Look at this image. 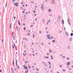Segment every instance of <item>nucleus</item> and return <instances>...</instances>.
Segmentation results:
<instances>
[{"label": "nucleus", "instance_id": "nucleus-1", "mask_svg": "<svg viewBox=\"0 0 73 73\" xmlns=\"http://www.w3.org/2000/svg\"><path fill=\"white\" fill-rule=\"evenodd\" d=\"M14 4L16 6V7H17L18 6V5H19V3H14Z\"/></svg>", "mask_w": 73, "mask_h": 73}, {"label": "nucleus", "instance_id": "nucleus-2", "mask_svg": "<svg viewBox=\"0 0 73 73\" xmlns=\"http://www.w3.org/2000/svg\"><path fill=\"white\" fill-rule=\"evenodd\" d=\"M60 16H59L58 18L57 19L58 21H60Z\"/></svg>", "mask_w": 73, "mask_h": 73}, {"label": "nucleus", "instance_id": "nucleus-3", "mask_svg": "<svg viewBox=\"0 0 73 73\" xmlns=\"http://www.w3.org/2000/svg\"><path fill=\"white\" fill-rule=\"evenodd\" d=\"M68 66L69 65H70V62H68V63L66 64Z\"/></svg>", "mask_w": 73, "mask_h": 73}, {"label": "nucleus", "instance_id": "nucleus-4", "mask_svg": "<svg viewBox=\"0 0 73 73\" xmlns=\"http://www.w3.org/2000/svg\"><path fill=\"white\" fill-rule=\"evenodd\" d=\"M42 4L41 8H42V10L43 11V10H44V7L42 6Z\"/></svg>", "mask_w": 73, "mask_h": 73}, {"label": "nucleus", "instance_id": "nucleus-5", "mask_svg": "<svg viewBox=\"0 0 73 73\" xmlns=\"http://www.w3.org/2000/svg\"><path fill=\"white\" fill-rule=\"evenodd\" d=\"M48 12H51V10H50V9H49L48 10Z\"/></svg>", "mask_w": 73, "mask_h": 73}, {"label": "nucleus", "instance_id": "nucleus-6", "mask_svg": "<svg viewBox=\"0 0 73 73\" xmlns=\"http://www.w3.org/2000/svg\"><path fill=\"white\" fill-rule=\"evenodd\" d=\"M66 35L67 36H69V34H68V33H66Z\"/></svg>", "mask_w": 73, "mask_h": 73}, {"label": "nucleus", "instance_id": "nucleus-7", "mask_svg": "<svg viewBox=\"0 0 73 73\" xmlns=\"http://www.w3.org/2000/svg\"><path fill=\"white\" fill-rule=\"evenodd\" d=\"M12 36L13 37H15L14 36V34L13 33V32L12 33Z\"/></svg>", "mask_w": 73, "mask_h": 73}, {"label": "nucleus", "instance_id": "nucleus-8", "mask_svg": "<svg viewBox=\"0 0 73 73\" xmlns=\"http://www.w3.org/2000/svg\"><path fill=\"white\" fill-rule=\"evenodd\" d=\"M47 36H48V39H49V40H50V39H49V35H47Z\"/></svg>", "mask_w": 73, "mask_h": 73}, {"label": "nucleus", "instance_id": "nucleus-9", "mask_svg": "<svg viewBox=\"0 0 73 73\" xmlns=\"http://www.w3.org/2000/svg\"><path fill=\"white\" fill-rule=\"evenodd\" d=\"M16 65H17V60H16Z\"/></svg>", "mask_w": 73, "mask_h": 73}, {"label": "nucleus", "instance_id": "nucleus-10", "mask_svg": "<svg viewBox=\"0 0 73 73\" xmlns=\"http://www.w3.org/2000/svg\"><path fill=\"white\" fill-rule=\"evenodd\" d=\"M62 24H64V21L63 20H62Z\"/></svg>", "mask_w": 73, "mask_h": 73}, {"label": "nucleus", "instance_id": "nucleus-11", "mask_svg": "<svg viewBox=\"0 0 73 73\" xmlns=\"http://www.w3.org/2000/svg\"><path fill=\"white\" fill-rule=\"evenodd\" d=\"M12 23H11L10 25V28H12V27H11V26H12Z\"/></svg>", "mask_w": 73, "mask_h": 73}, {"label": "nucleus", "instance_id": "nucleus-12", "mask_svg": "<svg viewBox=\"0 0 73 73\" xmlns=\"http://www.w3.org/2000/svg\"><path fill=\"white\" fill-rule=\"evenodd\" d=\"M17 67H18V69H20V67L19 66L17 65Z\"/></svg>", "mask_w": 73, "mask_h": 73}, {"label": "nucleus", "instance_id": "nucleus-13", "mask_svg": "<svg viewBox=\"0 0 73 73\" xmlns=\"http://www.w3.org/2000/svg\"><path fill=\"white\" fill-rule=\"evenodd\" d=\"M35 34H33V38H35Z\"/></svg>", "mask_w": 73, "mask_h": 73}, {"label": "nucleus", "instance_id": "nucleus-14", "mask_svg": "<svg viewBox=\"0 0 73 73\" xmlns=\"http://www.w3.org/2000/svg\"><path fill=\"white\" fill-rule=\"evenodd\" d=\"M18 23H19V25H20L21 24H20V22H19V21H18Z\"/></svg>", "mask_w": 73, "mask_h": 73}, {"label": "nucleus", "instance_id": "nucleus-15", "mask_svg": "<svg viewBox=\"0 0 73 73\" xmlns=\"http://www.w3.org/2000/svg\"><path fill=\"white\" fill-rule=\"evenodd\" d=\"M50 21L49 20L48 21V23H50Z\"/></svg>", "mask_w": 73, "mask_h": 73}, {"label": "nucleus", "instance_id": "nucleus-16", "mask_svg": "<svg viewBox=\"0 0 73 73\" xmlns=\"http://www.w3.org/2000/svg\"><path fill=\"white\" fill-rule=\"evenodd\" d=\"M28 70H27L26 71V72L25 73H28Z\"/></svg>", "mask_w": 73, "mask_h": 73}, {"label": "nucleus", "instance_id": "nucleus-17", "mask_svg": "<svg viewBox=\"0 0 73 73\" xmlns=\"http://www.w3.org/2000/svg\"><path fill=\"white\" fill-rule=\"evenodd\" d=\"M73 34L72 33H71V36H73Z\"/></svg>", "mask_w": 73, "mask_h": 73}, {"label": "nucleus", "instance_id": "nucleus-18", "mask_svg": "<svg viewBox=\"0 0 73 73\" xmlns=\"http://www.w3.org/2000/svg\"><path fill=\"white\" fill-rule=\"evenodd\" d=\"M13 65L14 64V61H13Z\"/></svg>", "mask_w": 73, "mask_h": 73}, {"label": "nucleus", "instance_id": "nucleus-19", "mask_svg": "<svg viewBox=\"0 0 73 73\" xmlns=\"http://www.w3.org/2000/svg\"><path fill=\"white\" fill-rule=\"evenodd\" d=\"M52 42H55V40H54L52 41Z\"/></svg>", "mask_w": 73, "mask_h": 73}, {"label": "nucleus", "instance_id": "nucleus-20", "mask_svg": "<svg viewBox=\"0 0 73 73\" xmlns=\"http://www.w3.org/2000/svg\"><path fill=\"white\" fill-rule=\"evenodd\" d=\"M25 69H26L27 68V66H25Z\"/></svg>", "mask_w": 73, "mask_h": 73}, {"label": "nucleus", "instance_id": "nucleus-21", "mask_svg": "<svg viewBox=\"0 0 73 73\" xmlns=\"http://www.w3.org/2000/svg\"><path fill=\"white\" fill-rule=\"evenodd\" d=\"M68 22L69 23V22H70V21H69V19H68Z\"/></svg>", "mask_w": 73, "mask_h": 73}, {"label": "nucleus", "instance_id": "nucleus-22", "mask_svg": "<svg viewBox=\"0 0 73 73\" xmlns=\"http://www.w3.org/2000/svg\"><path fill=\"white\" fill-rule=\"evenodd\" d=\"M69 25H70V22H68Z\"/></svg>", "mask_w": 73, "mask_h": 73}, {"label": "nucleus", "instance_id": "nucleus-23", "mask_svg": "<svg viewBox=\"0 0 73 73\" xmlns=\"http://www.w3.org/2000/svg\"><path fill=\"white\" fill-rule=\"evenodd\" d=\"M49 52H52V50H49Z\"/></svg>", "mask_w": 73, "mask_h": 73}, {"label": "nucleus", "instance_id": "nucleus-24", "mask_svg": "<svg viewBox=\"0 0 73 73\" xmlns=\"http://www.w3.org/2000/svg\"><path fill=\"white\" fill-rule=\"evenodd\" d=\"M45 58H48V57H45Z\"/></svg>", "mask_w": 73, "mask_h": 73}, {"label": "nucleus", "instance_id": "nucleus-25", "mask_svg": "<svg viewBox=\"0 0 73 73\" xmlns=\"http://www.w3.org/2000/svg\"><path fill=\"white\" fill-rule=\"evenodd\" d=\"M27 14H28V13L27 12H26L25 13V15H27Z\"/></svg>", "mask_w": 73, "mask_h": 73}, {"label": "nucleus", "instance_id": "nucleus-26", "mask_svg": "<svg viewBox=\"0 0 73 73\" xmlns=\"http://www.w3.org/2000/svg\"><path fill=\"white\" fill-rule=\"evenodd\" d=\"M68 49H69V46H68Z\"/></svg>", "mask_w": 73, "mask_h": 73}, {"label": "nucleus", "instance_id": "nucleus-27", "mask_svg": "<svg viewBox=\"0 0 73 73\" xmlns=\"http://www.w3.org/2000/svg\"><path fill=\"white\" fill-rule=\"evenodd\" d=\"M15 1V0H13V2H14V1Z\"/></svg>", "mask_w": 73, "mask_h": 73}, {"label": "nucleus", "instance_id": "nucleus-28", "mask_svg": "<svg viewBox=\"0 0 73 73\" xmlns=\"http://www.w3.org/2000/svg\"><path fill=\"white\" fill-rule=\"evenodd\" d=\"M48 64H49V65H50V62H49Z\"/></svg>", "mask_w": 73, "mask_h": 73}, {"label": "nucleus", "instance_id": "nucleus-29", "mask_svg": "<svg viewBox=\"0 0 73 73\" xmlns=\"http://www.w3.org/2000/svg\"><path fill=\"white\" fill-rule=\"evenodd\" d=\"M63 72H65V70H63Z\"/></svg>", "mask_w": 73, "mask_h": 73}, {"label": "nucleus", "instance_id": "nucleus-30", "mask_svg": "<svg viewBox=\"0 0 73 73\" xmlns=\"http://www.w3.org/2000/svg\"><path fill=\"white\" fill-rule=\"evenodd\" d=\"M53 1H54L53 0H52V4H54V3L53 2Z\"/></svg>", "mask_w": 73, "mask_h": 73}, {"label": "nucleus", "instance_id": "nucleus-31", "mask_svg": "<svg viewBox=\"0 0 73 73\" xmlns=\"http://www.w3.org/2000/svg\"><path fill=\"white\" fill-rule=\"evenodd\" d=\"M21 9H23V7H21Z\"/></svg>", "mask_w": 73, "mask_h": 73}, {"label": "nucleus", "instance_id": "nucleus-32", "mask_svg": "<svg viewBox=\"0 0 73 73\" xmlns=\"http://www.w3.org/2000/svg\"><path fill=\"white\" fill-rule=\"evenodd\" d=\"M30 35V33H29L28 34V35L29 36Z\"/></svg>", "mask_w": 73, "mask_h": 73}, {"label": "nucleus", "instance_id": "nucleus-33", "mask_svg": "<svg viewBox=\"0 0 73 73\" xmlns=\"http://www.w3.org/2000/svg\"><path fill=\"white\" fill-rule=\"evenodd\" d=\"M23 26H24L25 25V24L23 23Z\"/></svg>", "mask_w": 73, "mask_h": 73}, {"label": "nucleus", "instance_id": "nucleus-34", "mask_svg": "<svg viewBox=\"0 0 73 73\" xmlns=\"http://www.w3.org/2000/svg\"><path fill=\"white\" fill-rule=\"evenodd\" d=\"M33 12H34V13H35V12H36V11H34Z\"/></svg>", "mask_w": 73, "mask_h": 73}, {"label": "nucleus", "instance_id": "nucleus-35", "mask_svg": "<svg viewBox=\"0 0 73 73\" xmlns=\"http://www.w3.org/2000/svg\"><path fill=\"white\" fill-rule=\"evenodd\" d=\"M14 48V46H13V49Z\"/></svg>", "mask_w": 73, "mask_h": 73}, {"label": "nucleus", "instance_id": "nucleus-36", "mask_svg": "<svg viewBox=\"0 0 73 73\" xmlns=\"http://www.w3.org/2000/svg\"><path fill=\"white\" fill-rule=\"evenodd\" d=\"M7 3H6V5H5L6 7H7Z\"/></svg>", "mask_w": 73, "mask_h": 73}, {"label": "nucleus", "instance_id": "nucleus-37", "mask_svg": "<svg viewBox=\"0 0 73 73\" xmlns=\"http://www.w3.org/2000/svg\"><path fill=\"white\" fill-rule=\"evenodd\" d=\"M36 70H37V71H38L39 70H38V69H37Z\"/></svg>", "mask_w": 73, "mask_h": 73}, {"label": "nucleus", "instance_id": "nucleus-38", "mask_svg": "<svg viewBox=\"0 0 73 73\" xmlns=\"http://www.w3.org/2000/svg\"><path fill=\"white\" fill-rule=\"evenodd\" d=\"M39 33H41V31H39Z\"/></svg>", "mask_w": 73, "mask_h": 73}, {"label": "nucleus", "instance_id": "nucleus-39", "mask_svg": "<svg viewBox=\"0 0 73 73\" xmlns=\"http://www.w3.org/2000/svg\"><path fill=\"white\" fill-rule=\"evenodd\" d=\"M24 30H25H25H26L25 28L24 27Z\"/></svg>", "mask_w": 73, "mask_h": 73}, {"label": "nucleus", "instance_id": "nucleus-40", "mask_svg": "<svg viewBox=\"0 0 73 73\" xmlns=\"http://www.w3.org/2000/svg\"><path fill=\"white\" fill-rule=\"evenodd\" d=\"M67 60H69V58H67Z\"/></svg>", "mask_w": 73, "mask_h": 73}, {"label": "nucleus", "instance_id": "nucleus-41", "mask_svg": "<svg viewBox=\"0 0 73 73\" xmlns=\"http://www.w3.org/2000/svg\"><path fill=\"white\" fill-rule=\"evenodd\" d=\"M26 69L27 70H28V69L27 68V66H26Z\"/></svg>", "mask_w": 73, "mask_h": 73}, {"label": "nucleus", "instance_id": "nucleus-42", "mask_svg": "<svg viewBox=\"0 0 73 73\" xmlns=\"http://www.w3.org/2000/svg\"><path fill=\"white\" fill-rule=\"evenodd\" d=\"M60 67H62V65H60Z\"/></svg>", "mask_w": 73, "mask_h": 73}, {"label": "nucleus", "instance_id": "nucleus-43", "mask_svg": "<svg viewBox=\"0 0 73 73\" xmlns=\"http://www.w3.org/2000/svg\"><path fill=\"white\" fill-rule=\"evenodd\" d=\"M48 1L47 0H46V2H47Z\"/></svg>", "mask_w": 73, "mask_h": 73}, {"label": "nucleus", "instance_id": "nucleus-44", "mask_svg": "<svg viewBox=\"0 0 73 73\" xmlns=\"http://www.w3.org/2000/svg\"><path fill=\"white\" fill-rule=\"evenodd\" d=\"M60 56H62V54H61L60 55Z\"/></svg>", "mask_w": 73, "mask_h": 73}, {"label": "nucleus", "instance_id": "nucleus-45", "mask_svg": "<svg viewBox=\"0 0 73 73\" xmlns=\"http://www.w3.org/2000/svg\"><path fill=\"white\" fill-rule=\"evenodd\" d=\"M25 64H27V61H26L25 62Z\"/></svg>", "mask_w": 73, "mask_h": 73}, {"label": "nucleus", "instance_id": "nucleus-46", "mask_svg": "<svg viewBox=\"0 0 73 73\" xmlns=\"http://www.w3.org/2000/svg\"><path fill=\"white\" fill-rule=\"evenodd\" d=\"M14 46H15V43H14Z\"/></svg>", "mask_w": 73, "mask_h": 73}, {"label": "nucleus", "instance_id": "nucleus-47", "mask_svg": "<svg viewBox=\"0 0 73 73\" xmlns=\"http://www.w3.org/2000/svg\"><path fill=\"white\" fill-rule=\"evenodd\" d=\"M26 6L27 7V6H28V5L27 4L26 5Z\"/></svg>", "mask_w": 73, "mask_h": 73}, {"label": "nucleus", "instance_id": "nucleus-48", "mask_svg": "<svg viewBox=\"0 0 73 73\" xmlns=\"http://www.w3.org/2000/svg\"><path fill=\"white\" fill-rule=\"evenodd\" d=\"M31 27H33V25H31Z\"/></svg>", "mask_w": 73, "mask_h": 73}, {"label": "nucleus", "instance_id": "nucleus-49", "mask_svg": "<svg viewBox=\"0 0 73 73\" xmlns=\"http://www.w3.org/2000/svg\"><path fill=\"white\" fill-rule=\"evenodd\" d=\"M23 55L24 56H25V54H24V53H23Z\"/></svg>", "mask_w": 73, "mask_h": 73}, {"label": "nucleus", "instance_id": "nucleus-50", "mask_svg": "<svg viewBox=\"0 0 73 73\" xmlns=\"http://www.w3.org/2000/svg\"><path fill=\"white\" fill-rule=\"evenodd\" d=\"M42 45H43V43H42Z\"/></svg>", "mask_w": 73, "mask_h": 73}, {"label": "nucleus", "instance_id": "nucleus-51", "mask_svg": "<svg viewBox=\"0 0 73 73\" xmlns=\"http://www.w3.org/2000/svg\"><path fill=\"white\" fill-rule=\"evenodd\" d=\"M24 52H25V53H26V51H24Z\"/></svg>", "mask_w": 73, "mask_h": 73}, {"label": "nucleus", "instance_id": "nucleus-52", "mask_svg": "<svg viewBox=\"0 0 73 73\" xmlns=\"http://www.w3.org/2000/svg\"><path fill=\"white\" fill-rule=\"evenodd\" d=\"M52 38H53V37H52L50 39H52Z\"/></svg>", "mask_w": 73, "mask_h": 73}, {"label": "nucleus", "instance_id": "nucleus-53", "mask_svg": "<svg viewBox=\"0 0 73 73\" xmlns=\"http://www.w3.org/2000/svg\"><path fill=\"white\" fill-rule=\"evenodd\" d=\"M53 57H52L51 58V59H53Z\"/></svg>", "mask_w": 73, "mask_h": 73}, {"label": "nucleus", "instance_id": "nucleus-54", "mask_svg": "<svg viewBox=\"0 0 73 73\" xmlns=\"http://www.w3.org/2000/svg\"><path fill=\"white\" fill-rule=\"evenodd\" d=\"M0 72H1V70H0Z\"/></svg>", "mask_w": 73, "mask_h": 73}, {"label": "nucleus", "instance_id": "nucleus-55", "mask_svg": "<svg viewBox=\"0 0 73 73\" xmlns=\"http://www.w3.org/2000/svg\"><path fill=\"white\" fill-rule=\"evenodd\" d=\"M49 68H50H50H51V67L50 66Z\"/></svg>", "mask_w": 73, "mask_h": 73}, {"label": "nucleus", "instance_id": "nucleus-56", "mask_svg": "<svg viewBox=\"0 0 73 73\" xmlns=\"http://www.w3.org/2000/svg\"><path fill=\"white\" fill-rule=\"evenodd\" d=\"M31 68V66L29 67V68Z\"/></svg>", "mask_w": 73, "mask_h": 73}, {"label": "nucleus", "instance_id": "nucleus-57", "mask_svg": "<svg viewBox=\"0 0 73 73\" xmlns=\"http://www.w3.org/2000/svg\"><path fill=\"white\" fill-rule=\"evenodd\" d=\"M61 32H62V31H60V33H61Z\"/></svg>", "mask_w": 73, "mask_h": 73}, {"label": "nucleus", "instance_id": "nucleus-58", "mask_svg": "<svg viewBox=\"0 0 73 73\" xmlns=\"http://www.w3.org/2000/svg\"><path fill=\"white\" fill-rule=\"evenodd\" d=\"M24 11H23V12H22V13H24Z\"/></svg>", "mask_w": 73, "mask_h": 73}, {"label": "nucleus", "instance_id": "nucleus-59", "mask_svg": "<svg viewBox=\"0 0 73 73\" xmlns=\"http://www.w3.org/2000/svg\"><path fill=\"white\" fill-rule=\"evenodd\" d=\"M34 43H32V45H33Z\"/></svg>", "mask_w": 73, "mask_h": 73}, {"label": "nucleus", "instance_id": "nucleus-60", "mask_svg": "<svg viewBox=\"0 0 73 73\" xmlns=\"http://www.w3.org/2000/svg\"><path fill=\"white\" fill-rule=\"evenodd\" d=\"M16 28L17 29V26L16 27Z\"/></svg>", "mask_w": 73, "mask_h": 73}, {"label": "nucleus", "instance_id": "nucleus-61", "mask_svg": "<svg viewBox=\"0 0 73 73\" xmlns=\"http://www.w3.org/2000/svg\"><path fill=\"white\" fill-rule=\"evenodd\" d=\"M31 3H33V1H31Z\"/></svg>", "mask_w": 73, "mask_h": 73}, {"label": "nucleus", "instance_id": "nucleus-62", "mask_svg": "<svg viewBox=\"0 0 73 73\" xmlns=\"http://www.w3.org/2000/svg\"><path fill=\"white\" fill-rule=\"evenodd\" d=\"M34 16H36V14H35V15H34Z\"/></svg>", "mask_w": 73, "mask_h": 73}, {"label": "nucleus", "instance_id": "nucleus-63", "mask_svg": "<svg viewBox=\"0 0 73 73\" xmlns=\"http://www.w3.org/2000/svg\"><path fill=\"white\" fill-rule=\"evenodd\" d=\"M57 73H59V72H57Z\"/></svg>", "mask_w": 73, "mask_h": 73}, {"label": "nucleus", "instance_id": "nucleus-64", "mask_svg": "<svg viewBox=\"0 0 73 73\" xmlns=\"http://www.w3.org/2000/svg\"><path fill=\"white\" fill-rule=\"evenodd\" d=\"M23 7H24V5H23Z\"/></svg>", "mask_w": 73, "mask_h": 73}]
</instances>
